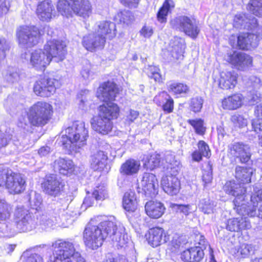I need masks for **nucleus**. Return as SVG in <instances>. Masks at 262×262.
<instances>
[{"mask_svg": "<svg viewBox=\"0 0 262 262\" xmlns=\"http://www.w3.org/2000/svg\"><path fill=\"white\" fill-rule=\"evenodd\" d=\"M43 32L34 25H21L16 30L18 43L26 48L38 45L42 40Z\"/></svg>", "mask_w": 262, "mask_h": 262, "instance_id": "nucleus-12", "label": "nucleus"}, {"mask_svg": "<svg viewBox=\"0 0 262 262\" xmlns=\"http://www.w3.org/2000/svg\"><path fill=\"white\" fill-rule=\"evenodd\" d=\"M120 4L128 8H137L140 0H119Z\"/></svg>", "mask_w": 262, "mask_h": 262, "instance_id": "nucleus-54", "label": "nucleus"}, {"mask_svg": "<svg viewBox=\"0 0 262 262\" xmlns=\"http://www.w3.org/2000/svg\"><path fill=\"white\" fill-rule=\"evenodd\" d=\"M140 168V163L134 159H128L122 164L119 171L124 176H133L137 174Z\"/></svg>", "mask_w": 262, "mask_h": 262, "instance_id": "nucleus-34", "label": "nucleus"}, {"mask_svg": "<svg viewBox=\"0 0 262 262\" xmlns=\"http://www.w3.org/2000/svg\"><path fill=\"white\" fill-rule=\"evenodd\" d=\"M52 252L49 262H86L81 254L76 251L74 243L70 241L57 239L51 245Z\"/></svg>", "mask_w": 262, "mask_h": 262, "instance_id": "nucleus-7", "label": "nucleus"}, {"mask_svg": "<svg viewBox=\"0 0 262 262\" xmlns=\"http://www.w3.org/2000/svg\"><path fill=\"white\" fill-rule=\"evenodd\" d=\"M102 262H128V261L124 255L120 254L115 255L109 253Z\"/></svg>", "mask_w": 262, "mask_h": 262, "instance_id": "nucleus-49", "label": "nucleus"}, {"mask_svg": "<svg viewBox=\"0 0 262 262\" xmlns=\"http://www.w3.org/2000/svg\"><path fill=\"white\" fill-rule=\"evenodd\" d=\"M61 85L59 79L50 73H43L35 81L33 92L37 96L48 98L53 95Z\"/></svg>", "mask_w": 262, "mask_h": 262, "instance_id": "nucleus-11", "label": "nucleus"}, {"mask_svg": "<svg viewBox=\"0 0 262 262\" xmlns=\"http://www.w3.org/2000/svg\"><path fill=\"white\" fill-rule=\"evenodd\" d=\"M24 262H43V260L38 254H32L27 257Z\"/></svg>", "mask_w": 262, "mask_h": 262, "instance_id": "nucleus-58", "label": "nucleus"}, {"mask_svg": "<svg viewBox=\"0 0 262 262\" xmlns=\"http://www.w3.org/2000/svg\"><path fill=\"white\" fill-rule=\"evenodd\" d=\"M27 182L23 175L7 167H0V188L6 189L10 194L23 193Z\"/></svg>", "mask_w": 262, "mask_h": 262, "instance_id": "nucleus-8", "label": "nucleus"}, {"mask_svg": "<svg viewBox=\"0 0 262 262\" xmlns=\"http://www.w3.org/2000/svg\"><path fill=\"white\" fill-rule=\"evenodd\" d=\"M247 6L253 14L258 17L262 16V0H250Z\"/></svg>", "mask_w": 262, "mask_h": 262, "instance_id": "nucleus-43", "label": "nucleus"}, {"mask_svg": "<svg viewBox=\"0 0 262 262\" xmlns=\"http://www.w3.org/2000/svg\"><path fill=\"white\" fill-rule=\"evenodd\" d=\"M10 7L11 5L9 0H0V17L7 14Z\"/></svg>", "mask_w": 262, "mask_h": 262, "instance_id": "nucleus-52", "label": "nucleus"}, {"mask_svg": "<svg viewBox=\"0 0 262 262\" xmlns=\"http://www.w3.org/2000/svg\"><path fill=\"white\" fill-rule=\"evenodd\" d=\"M195 238L199 240L198 246L188 247L181 252L180 258L183 262H203L207 241L205 236L201 234H197Z\"/></svg>", "mask_w": 262, "mask_h": 262, "instance_id": "nucleus-15", "label": "nucleus"}, {"mask_svg": "<svg viewBox=\"0 0 262 262\" xmlns=\"http://www.w3.org/2000/svg\"><path fill=\"white\" fill-rule=\"evenodd\" d=\"M122 91V88L113 80H108L99 85L96 96L103 103L98 106L97 115L92 118L91 122L96 132L102 135L112 132L113 121L118 119L121 114L120 107L114 102Z\"/></svg>", "mask_w": 262, "mask_h": 262, "instance_id": "nucleus-1", "label": "nucleus"}, {"mask_svg": "<svg viewBox=\"0 0 262 262\" xmlns=\"http://www.w3.org/2000/svg\"><path fill=\"white\" fill-rule=\"evenodd\" d=\"M8 143V140L5 136H0V148L6 146Z\"/></svg>", "mask_w": 262, "mask_h": 262, "instance_id": "nucleus-63", "label": "nucleus"}, {"mask_svg": "<svg viewBox=\"0 0 262 262\" xmlns=\"http://www.w3.org/2000/svg\"><path fill=\"white\" fill-rule=\"evenodd\" d=\"M94 197L92 195H87L84 199L83 203L86 207H90L93 205L94 204Z\"/></svg>", "mask_w": 262, "mask_h": 262, "instance_id": "nucleus-60", "label": "nucleus"}, {"mask_svg": "<svg viewBox=\"0 0 262 262\" xmlns=\"http://www.w3.org/2000/svg\"><path fill=\"white\" fill-rule=\"evenodd\" d=\"M139 113L134 110H130L128 114L126 116V121L128 123L133 122L139 116Z\"/></svg>", "mask_w": 262, "mask_h": 262, "instance_id": "nucleus-56", "label": "nucleus"}, {"mask_svg": "<svg viewBox=\"0 0 262 262\" xmlns=\"http://www.w3.org/2000/svg\"><path fill=\"white\" fill-rule=\"evenodd\" d=\"M244 118L242 115L234 114L231 117V122L236 126H240L243 123Z\"/></svg>", "mask_w": 262, "mask_h": 262, "instance_id": "nucleus-57", "label": "nucleus"}, {"mask_svg": "<svg viewBox=\"0 0 262 262\" xmlns=\"http://www.w3.org/2000/svg\"><path fill=\"white\" fill-rule=\"evenodd\" d=\"M123 208L128 213H134L139 209V203L134 192L127 191L122 198Z\"/></svg>", "mask_w": 262, "mask_h": 262, "instance_id": "nucleus-32", "label": "nucleus"}, {"mask_svg": "<svg viewBox=\"0 0 262 262\" xmlns=\"http://www.w3.org/2000/svg\"><path fill=\"white\" fill-rule=\"evenodd\" d=\"M236 39V47L238 49L248 51L257 48L260 40H262V28H259L255 33L242 32L238 35L232 34L229 38V45L233 47Z\"/></svg>", "mask_w": 262, "mask_h": 262, "instance_id": "nucleus-13", "label": "nucleus"}, {"mask_svg": "<svg viewBox=\"0 0 262 262\" xmlns=\"http://www.w3.org/2000/svg\"><path fill=\"white\" fill-rule=\"evenodd\" d=\"M198 149L192 152L191 157L194 162H200L203 159V157L210 158L211 152L209 145L204 140H199L197 143Z\"/></svg>", "mask_w": 262, "mask_h": 262, "instance_id": "nucleus-30", "label": "nucleus"}, {"mask_svg": "<svg viewBox=\"0 0 262 262\" xmlns=\"http://www.w3.org/2000/svg\"><path fill=\"white\" fill-rule=\"evenodd\" d=\"M227 62L237 70L244 71L253 66V57L247 53L234 51L228 55Z\"/></svg>", "mask_w": 262, "mask_h": 262, "instance_id": "nucleus-20", "label": "nucleus"}, {"mask_svg": "<svg viewBox=\"0 0 262 262\" xmlns=\"http://www.w3.org/2000/svg\"><path fill=\"white\" fill-rule=\"evenodd\" d=\"M253 195H251L250 199V202L252 204V206L251 205H247L245 203V201H240V204L241 205V210L236 211L238 213H242L243 212H245L246 213L248 216L250 217H254L256 213V210L258 205V202H256V203L254 202L253 200Z\"/></svg>", "mask_w": 262, "mask_h": 262, "instance_id": "nucleus-39", "label": "nucleus"}, {"mask_svg": "<svg viewBox=\"0 0 262 262\" xmlns=\"http://www.w3.org/2000/svg\"><path fill=\"white\" fill-rule=\"evenodd\" d=\"M180 170V162L175 160L174 157L163 167L164 174L161 178V186L163 190L169 195H176L179 191L181 184L177 176Z\"/></svg>", "mask_w": 262, "mask_h": 262, "instance_id": "nucleus-9", "label": "nucleus"}, {"mask_svg": "<svg viewBox=\"0 0 262 262\" xmlns=\"http://www.w3.org/2000/svg\"><path fill=\"white\" fill-rule=\"evenodd\" d=\"M245 102V97L239 92H235L224 97L221 103L223 110L235 111L243 107Z\"/></svg>", "mask_w": 262, "mask_h": 262, "instance_id": "nucleus-22", "label": "nucleus"}, {"mask_svg": "<svg viewBox=\"0 0 262 262\" xmlns=\"http://www.w3.org/2000/svg\"><path fill=\"white\" fill-rule=\"evenodd\" d=\"M227 156L231 162H236L238 160L242 164H247L251 158L249 147L242 142H236L229 145Z\"/></svg>", "mask_w": 262, "mask_h": 262, "instance_id": "nucleus-17", "label": "nucleus"}, {"mask_svg": "<svg viewBox=\"0 0 262 262\" xmlns=\"http://www.w3.org/2000/svg\"><path fill=\"white\" fill-rule=\"evenodd\" d=\"M207 169H203L202 181L204 182V186H206L212 181V165L210 161L207 163Z\"/></svg>", "mask_w": 262, "mask_h": 262, "instance_id": "nucleus-45", "label": "nucleus"}, {"mask_svg": "<svg viewBox=\"0 0 262 262\" xmlns=\"http://www.w3.org/2000/svg\"><path fill=\"white\" fill-rule=\"evenodd\" d=\"M117 34V29L114 23L110 20H102L99 22L96 32L83 37L82 45L87 51L96 52L103 49L106 39L111 40Z\"/></svg>", "mask_w": 262, "mask_h": 262, "instance_id": "nucleus-4", "label": "nucleus"}, {"mask_svg": "<svg viewBox=\"0 0 262 262\" xmlns=\"http://www.w3.org/2000/svg\"><path fill=\"white\" fill-rule=\"evenodd\" d=\"M173 207H176L180 213L187 216L191 213L189 205L173 204Z\"/></svg>", "mask_w": 262, "mask_h": 262, "instance_id": "nucleus-55", "label": "nucleus"}, {"mask_svg": "<svg viewBox=\"0 0 262 262\" xmlns=\"http://www.w3.org/2000/svg\"><path fill=\"white\" fill-rule=\"evenodd\" d=\"M53 167L62 176L68 177L76 174V166L71 159L59 158L54 161Z\"/></svg>", "mask_w": 262, "mask_h": 262, "instance_id": "nucleus-25", "label": "nucleus"}, {"mask_svg": "<svg viewBox=\"0 0 262 262\" xmlns=\"http://www.w3.org/2000/svg\"><path fill=\"white\" fill-rule=\"evenodd\" d=\"M10 50V46L6 40L0 38V61L5 59L6 57L7 52Z\"/></svg>", "mask_w": 262, "mask_h": 262, "instance_id": "nucleus-50", "label": "nucleus"}, {"mask_svg": "<svg viewBox=\"0 0 262 262\" xmlns=\"http://www.w3.org/2000/svg\"><path fill=\"white\" fill-rule=\"evenodd\" d=\"M171 56L172 61L176 64H180L184 59L186 46L184 40L181 37L175 36L172 40Z\"/></svg>", "mask_w": 262, "mask_h": 262, "instance_id": "nucleus-26", "label": "nucleus"}, {"mask_svg": "<svg viewBox=\"0 0 262 262\" xmlns=\"http://www.w3.org/2000/svg\"><path fill=\"white\" fill-rule=\"evenodd\" d=\"M66 45L57 39L48 40L42 49H36L30 54V62L35 69L44 71L52 60L63 61L67 54Z\"/></svg>", "mask_w": 262, "mask_h": 262, "instance_id": "nucleus-2", "label": "nucleus"}, {"mask_svg": "<svg viewBox=\"0 0 262 262\" xmlns=\"http://www.w3.org/2000/svg\"><path fill=\"white\" fill-rule=\"evenodd\" d=\"M255 112H256L258 115L262 116V102L256 106Z\"/></svg>", "mask_w": 262, "mask_h": 262, "instance_id": "nucleus-64", "label": "nucleus"}, {"mask_svg": "<svg viewBox=\"0 0 262 262\" xmlns=\"http://www.w3.org/2000/svg\"><path fill=\"white\" fill-rule=\"evenodd\" d=\"M107 159V154L99 150L92 156L91 165L96 170H102L105 167Z\"/></svg>", "mask_w": 262, "mask_h": 262, "instance_id": "nucleus-37", "label": "nucleus"}, {"mask_svg": "<svg viewBox=\"0 0 262 262\" xmlns=\"http://www.w3.org/2000/svg\"><path fill=\"white\" fill-rule=\"evenodd\" d=\"M202 211L206 214H209L213 211L212 205L208 202H205L202 204Z\"/></svg>", "mask_w": 262, "mask_h": 262, "instance_id": "nucleus-59", "label": "nucleus"}, {"mask_svg": "<svg viewBox=\"0 0 262 262\" xmlns=\"http://www.w3.org/2000/svg\"><path fill=\"white\" fill-rule=\"evenodd\" d=\"M250 222L243 217H233L227 221L226 228L231 232H239L244 229H249Z\"/></svg>", "mask_w": 262, "mask_h": 262, "instance_id": "nucleus-36", "label": "nucleus"}, {"mask_svg": "<svg viewBox=\"0 0 262 262\" xmlns=\"http://www.w3.org/2000/svg\"><path fill=\"white\" fill-rule=\"evenodd\" d=\"M142 183L143 190L145 193L149 195H154L156 193L158 182L156 176L154 174L151 173H144L142 178Z\"/></svg>", "mask_w": 262, "mask_h": 262, "instance_id": "nucleus-31", "label": "nucleus"}, {"mask_svg": "<svg viewBox=\"0 0 262 262\" xmlns=\"http://www.w3.org/2000/svg\"><path fill=\"white\" fill-rule=\"evenodd\" d=\"M50 151V148L49 146H43L38 150V154L40 157H45L48 155Z\"/></svg>", "mask_w": 262, "mask_h": 262, "instance_id": "nucleus-62", "label": "nucleus"}, {"mask_svg": "<svg viewBox=\"0 0 262 262\" xmlns=\"http://www.w3.org/2000/svg\"><path fill=\"white\" fill-rule=\"evenodd\" d=\"M204 99L201 96L192 97L190 100L189 108L194 113H200L203 108Z\"/></svg>", "mask_w": 262, "mask_h": 262, "instance_id": "nucleus-42", "label": "nucleus"}, {"mask_svg": "<svg viewBox=\"0 0 262 262\" xmlns=\"http://www.w3.org/2000/svg\"><path fill=\"white\" fill-rule=\"evenodd\" d=\"M140 33L144 38H149L154 34V29L151 27L144 25L140 30Z\"/></svg>", "mask_w": 262, "mask_h": 262, "instance_id": "nucleus-53", "label": "nucleus"}, {"mask_svg": "<svg viewBox=\"0 0 262 262\" xmlns=\"http://www.w3.org/2000/svg\"><path fill=\"white\" fill-rule=\"evenodd\" d=\"M238 75L234 71H222L217 80L218 87L223 91H231L238 83Z\"/></svg>", "mask_w": 262, "mask_h": 262, "instance_id": "nucleus-21", "label": "nucleus"}, {"mask_svg": "<svg viewBox=\"0 0 262 262\" xmlns=\"http://www.w3.org/2000/svg\"><path fill=\"white\" fill-rule=\"evenodd\" d=\"M36 14L42 22H49L55 16V10L50 0H43L39 3L36 9Z\"/></svg>", "mask_w": 262, "mask_h": 262, "instance_id": "nucleus-23", "label": "nucleus"}, {"mask_svg": "<svg viewBox=\"0 0 262 262\" xmlns=\"http://www.w3.org/2000/svg\"><path fill=\"white\" fill-rule=\"evenodd\" d=\"M254 252L255 248L252 245L242 243L235 248L234 255L239 259L248 258L253 255Z\"/></svg>", "mask_w": 262, "mask_h": 262, "instance_id": "nucleus-38", "label": "nucleus"}, {"mask_svg": "<svg viewBox=\"0 0 262 262\" xmlns=\"http://www.w3.org/2000/svg\"><path fill=\"white\" fill-rule=\"evenodd\" d=\"M40 186L45 194L56 197L64 191L66 184L57 174L48 173L43 178Z\"/></svg>", "mask_w": 262, "mask_h": 262, "instance_id": "nucleus-16", "label": "nucleus"}, {"mask_svg": "<svg viewBox=\"0 0 262 262\" xmlns=\"http://www.w3.org/2000/svg\"><path fill=\"white\" fill-rule=\"evenodd\" d=\"M148 244L156 248L168 242L170 235L163 228L156 226L149 228L145 235Z\"/></svg>", "mask_w": 262, "mask_h": 262, "instance_id": "nucleus-19", "label": "nucleus"}, {"mask_svg": "<svg viewBox=\"0 0 262 262\" xmlns=\"http://www.w3.org/2000/svg\"><path fill=\"white\" fill-rule=\"evenodd\" d=\"M114 20L118 22L123 27L130 26L135 20L134 13L126 9L119 10L115 15Z\"/></svg>", "mask_w": 262, "mask_h": 262, "instance_id": "nucleus-35", "label": "nucleus"}, {"mask_svg": "<svg viewBox=\"0 0 262 262\" xmlns=\"http://www.w3.org/2000/svg\"><path fill=\"white\" fill-rule=\"evenodd\" d=\"M198 23L194 16L181 15L170 21L172 28L183 32L193 39L198 37L200 32Z\"/></svg>", "mask_w": 262, "mask_h": 262, "instance_id": "nucleus-14", "label": "nucleus"}, {"mask_svg": "<svg viewBox=\"0 0 262 262\" xmlns=\"http://www.w3.org/2000/svg\"><path fill=\"white\" fill-rule=\"evenodd\" d=\"M154 102L161 107L165 114H170L174 110V100L165 91L158 93L154 98Z\"/></svg>", "mask_w": 262, "mask_h": 262, "instance_id": "nucleus-24", "label": "nucleus"}, {"mask_svg": "<svg viewBox=\"0 0 262 262\" xmlns=\"http://www.w3.org/2000/svg\"><path fill=\"white\" fill-rule=\"evenodd\" d=\"M253 201L256 203H262V189H259L255 192L253 194Z\"/></svg>", "mask_w": 262, "mask_h": 262, "instance_id": "nucleus-61", "label": "nucleus"}, {"mask_svg": "<svg viewBox=\"0 0 262 262\" xmlns=\"http://www.w3.org/2000/svg\"><path fill=\"white\" fill-rule=\"evenodd\" d=\"M12 207L6 202L0 200V221L9 219Z\"/></svg>", "mask_w": 262, "mask_h": 262, "instance_id": "nucleus-46", "label": "nucleus"}, {"mask_svg": "<svg viewBox=\"0 0 262 262\" xmlns=\"http://www.w3.org/2000/svg\"><path fill=\"white\" fill-rule=\"evenodd\" d=\"M252 130L258 135V137L262 135V118L259 116L251 120Z\"/></svg>", "mask_w": 262, "mask_h": 262, "instance_id": "nucleus-47", "label": "nucleus"}, {"mask_svg": "<svg viewBox=\"0 0 262 262\" xmlns=\"http://www.w3.org/2000/svg\"><path fill=\"white\" fill-rule=\"evenodd\" d=\"M176 6L173 0H164L157 13V20L161 24H165L168 15L171 13Z\"/></svg>", "mask_w": 262, "mask_h": 262, "instance_id": "nucleus-33", "label": "nucleus"}, {"mask_svg": "<svg viewBox=\"0 0 262 262\" xmlns=\"http://www.w3.org/2000/svg\"><path fill=\"white\" fill-rule=\"evenodd\" d=\"M94 199L97 201H103L108 198L107 191L103 187H98L92 193Z\"/></svg>", "mask_w": 262, "mask_h": 262, "instance_id": "nucleus-48", "label": "nucleus"}, {"mask_svg": "<svg viewBox=\"0 0 262 262\" xmlns=\"http://www.w3.org/2000/svg\"><path fill=\"white\" fill-rule=\"evenodd\" d=\"M236 183L233 180L227 181L223 186L226 193L235 197L233 200L234 209L241 210L240 201H244L246 197V188Z\"/></svg>", "mask_w": 262, "mask_h": 262, "instance_id": "nucleus-18", "label": "nucleus"}, {"mask_svg": "<svg viewBox=\"0 0 262 262\" xmlns=\"http://www.w3.org/2000/svg\"><path fill=\"white\" fill-rule=\"evenodd\" d=\"M252 174L253 170L251 167L237 165L235 168L234 178L239 185L250 184Z\"/></svg>", "mask_w": 262, "mask_h": 262, "instance_id": "nucleus-29", "label": "nucleus"}, {"mask_svg": "<svg viewBox=\"0 0 262 262\" xmlns=\"http://www.w3.org/2000/svg\"><path fill=\"white\" fill-rule=\"evenodd\" d=\"M160 165V156L159 154H152L145 160L143 167L147 170L152 171L159 167Z\"/></svg>", "mask_w": 262, "mask_h": 262, "instance_id": "nucleus-40", "label": "nucleus"}, {"mask_svg": "<svg viewBox=\"0 0 262 262\" xmlns=\"http://www.w3.org/2000/svg\"><path fill=\"white\" fill-rule=\"evenodd\" d=\"M167 90L175 98L187 97L190 92V86L186 82L174 80L171 81L168 85Z\"/></svg>", "mask_w": 262, "mask_h": 262, "instance_id": "nucleus-28", "label": "nucleus"}, {"mask_svg": "<svg viewBox=\"0 0 262 262\" xmlns=\"http://www.w3.org/2000/svg\"><path fill=\"white\" fill-rule=\"evenodd\" d=\"M147 75L150 79H153L155 82L162 83L163 78L160 73V69L153 66H149L147 69Z\"/></svg>", "mask_w": 262, "mask_h": 262, "instance_id": "nucleus-44", "label": "nucleus"}, {"mask_svg": "<svg viewBox=\"0 0 262 262\" xmlns=\"http://www.w3.org/2000/svg\"><path fill=\"white\" fill-rule=\"evenodd\" d=\"M118 227L113 221L106 220L94 225L89 222L82 233L83 244L88 249L95 250L101 247L105 240L118 233Z\"/></svg>", "mask_w": 262, "mask_h": 262, "instance_id": "nucleus-3", "label": "nucleus"}, {"mask_svg": "<svg viewBox=\"0 0 262 262\" xmlns=\"http://www.w3.org/2000/svg\"><path fill=\"white\" fill-rule=\"evenodd\" d=\"M53 114L54 108L51 103L45 101H37L26 112L28 121L22 117L18 119L17 126L23 129H26L29 124L31 126L42 127L50 121Z\"/></svg>", "mask_w": 262, "mask_h": 262, "instance_id": "nucleus-5", "label": "nucleus"}, {"mask_svg": "<svg viewBox=\"0 0 262 262\" xmlns=\"http://www.w3.org/2000/svg\"><path fill=\"white\" fill-rule=\"evenodd\" d=\"M56 7L58 11L67 17L75 15L85 18L92 13V7L88 0H58Z\"/></svg>", "mask_w": 262, "mask_h": 262, "instance_id": "nucleus-10", "label": "nucleus"}, {"mask_svg": "<svg viewBox=\"0 0 262 262\" xmlns=\"http://www.w3.org/2000/svg\"><path fill=\"white\" fill-rule=\"evenodd\" d=\"M165 210L164 205L159 201L150 200L145 205V213L150 219L160 218L165 213Z\"/></svg>", "mask_w": 262, "mask_h": 262, "instance_id": "nucleus-27", "label": "nucleus"}, {"mask_svg": "<svg viewBox=\"0 0 262 262\" xmlns=\"http://www.w3.org/2000/svg\"><path fill=\"white\" fill-rule=\"evenodd\" d=\"M182 246L181 240L180 237H173L168 245V249L171 252H177L181 249Z\"/></svg>", "mask_w": 262, "mask_h": 262, "instance_id": "nucleus-51", "label": "nucleus"}, {"mask_svg": "<svg viewBox=\"0 0 262 262\" xmlns=\"http://www.w3.org/2000/svg\"><path fill=\"white\" fill-rule=\"evenodd\" d=\"M187 123L194 129L195 133L200 136H204L206 132L204 120L202 118L191 119L187 120Z\"/></svg>", "mask_w": 262, "mask_h": 262, "instance_id": "nucleus-41", "label": "nucleus"}, {"mask_svg": "<svg viewBox=\"0 0 262 262\" xmlns=\"http://www.w3.org/2000/svg\"><path fill=\"white\" fill-rule=\"evenodd\" d=\"M59 144L69 154L77 151L86 144L89 138V131L83 122L74 121L71 126L66 127L63 131Z\"/></svg>", "mask_w": 262, "mask_h": 262, "instance_id": "nucleus-6", "label": "nucleus"}]
</instances>
